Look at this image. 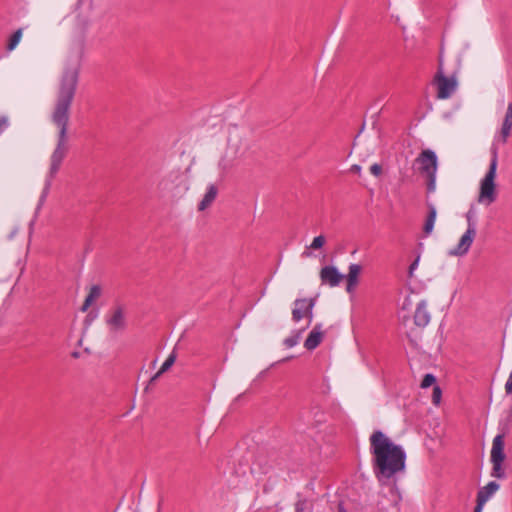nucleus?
<instances>
[{
	"label": "nucleus",
	"instance_id": "obj_1",
	"mask_svg": "<svg viewBox=\"0 0 512 512\" xmlns=\"http://www.w3.org/2000/svg\"><path fill=\"white\" fill-rule=\"evenodd\" d=\"M79 77V69L77 66L67 68L62 76L60 89L52 113V121L58 127V140L56 147L51 155L50 177L59 171L63 159L65 158L67 145V130L69 123V110L75 96Z\"/></svg>",
	"mask_w": 512,
	"mask_h": 512
},
{
	"label": "nucleus",
	"instance_id": "obj_2",
	"mask_svg": "<svg viewBox=\"0 0 512 512\" xmlns=\"http://www.w3.org/2000/svg\"><path fill=\"white\" fill-rule=\"evenodd\" d=\"M369 441L373 473L381 485H386L405 470L406 452L381 430H375Z\"/></svg>",
	"mask_w": 512,
	"mask_h": 512
},
{
	"label": "nucleus",
	"instance_id": "obj_3",
	"mask_svg": "<svg viewBox=\"0 0 512 512\" xmlns=\"http://www.w3.org/2000/svg\"><path fill=\"white\" fill-rule=\"evenodd\" d=\"M492 157L489 164V168L484 178L480 182V192L478 196V202L490 205L495 202L497 198L496 192V171L498 165V151L497 148H492Z\"/></svg>",
	"mask_w": 512,
	"mask_h": 512
},
{
	"label": "nucleus",
	"instance_id": "obj_4",
	"mask_svg": "<svg viewBox=\"0 0 512 512\" xmlns=\"http://www.w3.org/2000/svg\"><path fill=\"white\" fill-rule=\"evenodd\" d=\"M419 165V172L427 178V192L433 193L436 189V174L438 170V157L431 149H425L415 159Z\"/></svg>",
	"mask_w": 512,
	"mask_h": 512
},
{
	"label": "nucleus",
	"instance_id": "obj_5",
	"mask_svg": "<svg viewBox=\"0 0 512 512\" xmlns=\"http://www.w3.org/2000/svg\"><path fill=\"white\" fill-rule=\"evenodd\" d=\"M504 446V435H496L495 438L493 439L491 449V476L498 479H503L506 477V473L502 467V463L506 457L504 453Z\"/></svg>",
	"mask_w": 512,
	"mask_h": 512
},
{
	"label": "nucleus",
	"instance_id": "obj_6",
	"mask_svg": "<svg viewBox=\"0 0 512 512\" xmlns=\"http://www.w3.org/2000/svg\"><path fill=\"white\" fill-rule=\"evenodd\" d=\"M443 61L442 56L439 57V68L438 72L435 76V82L437 84V98L438 99H447L450 98L457 88V81L454 76L447 77L443 72Z\"/></svg>",
	"mask_w": 512,
	"mask_h": 512
},
{
	"label": "nucleus",
	"instance_id": "obj_7",
	"mask_svg": "<svg viewBox=\"0 0 512 512\" xmlns=\"http://www.w3.org/2000/svg\"><path fill=\"white\" fill-rule=\"evenodd\" d=\"M467 218V230L460 238L458 245L450 251V255L453 256H463L466 255L473 243V240L476 236V223L473 220L472 213L469 211L466 214Z\"/></svg>",
	"mask_w": 512,
	"mask_h": 512
},
{
	"label": "nucleus",
	"instance_id": "obj_8",
	"mask_svg": "<svg viewBox=\"0 0 512 512\" xmlns=\"http://www.w3.org/2000/svg\"><path fill=\"white\" fill-rule=\"evenodd\" d=\"M186 180V177L179 170H177L170 172L165 178L161 180L159 185L163 190H169L171 192H174L178 188L187 190Z\"/></svg>",
	"mask_w": 512,
	"mask_h": 512
},
{
	"label": "nucleus",
	"instance_id": "obj_9",
	"mask_svg": "<svg viewBox=\"0 0 512 512\" xmlns=\"http://www.w3.org/2000/svg\"><path fill=\"white\" fill-rule=\"evenodd\" d=\"M106 324L110 331L119 332L126 328V319L122 306H117L109 316L106 317Z\"/></svg>",
	"mask_w": 512,
	"mask_h": 512
},
{
	"label": "nucleus",
	"instance_id": "obj_10",
	"mask_svg": "<svg viewBox=\"0 0 512 512\" xmlns=\"http://www.w3.org/2000/svg\"><path fill=\"white\" fill-rule=\"evenodd\" d=\"M344 277L335 266H324L320 270L322 284H328L331 287L338 286Z\"/></svg>",
	"mask_w": 512,
	"mask_h": 512
},
{
	"label": "nucleus",
	"instance_id": "obj_11",
	"mask_svg": "<svg viewBox=\"0 0 512 512\" xmlns=\"http://www.w3.org/2000/svg\"><path fill=\"white\" fill-rule=\"evenodd\" d=\"M499 484L495 481H490L486 486L479 489L477 493V504L474 512H482L484 504L489 498L499 489Z\"/></svg>",
	"mask_w": 512,
	"mask_h": 512
},
{
	"label": "nucleus",
	"instance_id": "obj_12",
	"mask_svg": "<svg viewBox=\"0 0 512 512\" xmlns=\"http://www.w3.org/2000/svg\"><path fill=\"white\" fill-rule=\"evenodd\" d=\"M323 339L322 324H316L304 342V347L312 351L316 349Z\"/></svg>",
	"mask_w": 512,
	"mask_h": 512
},
{
	"label": "nucleus",
	"instance_id": "obj_13",
	"mask_svg": "<svg viewBox=\"0 0 512 512\" xmlns=\"http://www.w3.org/2000/svg\"><path fill=\"white\" fill-rule=\"evenodd\" d=\"M430 322V313L427 310V303L421 300L416 307L414 313V323L418 327H425Z\"/></svg>",
	"mask_w": 512,
	"mask_h": 512
},
{
	"label": "nucleus",
	"instance_id": "obj_14",
	"mask_svg": "<svg viewBox=\"0 0 512 512\" xmlns=\"http://www.w3.org/2000/svg\"><path fill=\"white\" fill-rule=\"evenodd\" d=\"M359 264H350L348 274L346 275L347 286L346 291L352 293L358 285V276L361 272Z\"/></svg>",
	"mask_w": 512,
	"mask_h": 512
},
{
	"label": "nucleus",
	"instance_id": "obj_15",
	"mask_svg": "<svg viewBox=\"0 0 512 512\" xmlns=\"http://www.w3.org/2000/svg\"><path fill=\"white\" fill-rule=\"evenodd\" d=\"M218 190L214 184L208 186L207 191L198 205V210L203 211L212 204L217 196Z\"/></svg>",
	"mask_w": 512,
	"mask_h": 512
},
{
	"label": "nucleus",
	"instance_id": "obj_16",
	"mask_svg": "<svg viewBox=\"0 0 512 512\" xmlns=\"http://www.w3.org/2000/svg\"><path fill=\"white\" fill-rule=\"evenodd\" d=\"M309 298H298L294 301V308L292 310V320L299 322L304 318V311L308 303Z\"/></svg>",
	"mask_w": 512,
	"mask_h": 512
},
{
	"label": "nucleus",
	"instance_id": "obj_17",
	"mask_svg": "<svg viewBox=\"0 0 512 512\" xmlns=\"http://www.w3.org/2000/svg\"><path fill=\"white\" fill-rule=\"evenodd\" d=\"M101 287L99 285H92L90 291L81 307V311L85 312L92 305V303L100 297L101 295Z\"/></svg>",
	"mask_w": 512,
	"mask_h": 512
},
{
	"label": "nucleus",
	"instance_id": "obj_18",
	"mask_svg": "<svg viewBox=\"0 0 512 512\" xmlns=\"http://www.w3.org/2000/svg\"><path fill=\"white\" fill-rule=\"evenodd\" d=\"M428 215L424 223L423 231L426 235H429L434 228L437 211L433 204H428Z\"/></svg>",
	"mask_w": 512,
	"mask_h": 512
},
{
	"label": "nucleus",
	"instance_id": "obj_19",
	"mask_svg": "<svg viewBox=\"0 0 512 512\" xmlns=\"http://www.w3.org/2000/svg\"><path fill=\"white\" fill-rule=\"evenodd\" d=\"M512 129V104L510 103L507 107L505 118L501 128V134L503 141L505 142L507 137L510 135Z\"/></svg>",
	"mask_w": 512,
	"mask_h": 512
},
{
	"label": "nucleus",
	"instance_id": "obj_20",
	"mask_svg": "<svg viewBox=\"0 0 512 512\" xmlns=\"http://www.w3.org/2000/svg\"><path fill=\"white\" fill-rule=\"evenodd\" d=\"M22 28L17 29L9 38L6 49L7 51H12L19 44L22 37Z\"/></svg>",
	"mask_w": 512,
	"mask_h": 512
},
{
	"label": "nucleus",
	"instance_id": "obj_21",
	"mask_svg": "<svg viewBox=\"0 0 512 512\" xmlns=\"http://www.w3.org/2000/svg\"><path fill=\"white\" fill-rule=\"evenodd\" d=\"M303 331H304V329L298 330V331H294L289 337H287L284 340V345L287 348H292V347L296 346L299 343L300 339H301Z\"/></svg>",
	"mask_w": 512,
	"mask_h": 512
},
{
	"label": "nucleus",
	"instance_id": "obj_22",
	"mask_svg": "<svg viewBox=\"0 0 512 512\" xmlns=\"http://www.w3.org/2000/svg\"><path fill=\"white\" fill-rule=\"evenodd\" d=\"M176 357V352L172 351V353L167 357V359L164 361L161 368L159 369L160 373H165L166 371H168L171 368V366L175 363Z\"/></svg>",
	"mask_w": 512,
	"mask_h": 512
},
{
	"label": "nucleus",
	"instance_id": "obj_23",
	"mask_svg": "<svg viewBox=\"0 0 512 512\" xmlns=\"http://www.w3.org/2000/svg\"><path fill=\"white\" fill-rule=\"evenodd\" d=\"M316 304V298H309L308 303L306 305V309L304 311V317L308 318L309 324L313 319V308Z\"/></svg>",
	"mask_w": 512,
	"mask_h": 512
},
{
	"label": "nucleus",
	"instance_id": "obj_24",
	"mask_svg": "<svg viewBox=\"0 0 512 512\" xmlns=\"http://www.w3.org/2000/svg\"><path fill=\"white\" fill-rule=\"evenodd\" d=\"M325 241L326 240L323 235L316 236L308 248L314 249V250L320 249L325 244Z\"/></svg>",
	"mask_w": 512,
	"mask_h": 512
},
{
	"label": "nucleus",
	"instance_id": "obj_25",
	"mask_svg": "<svg viewBox=\"0 0 512 512\" xmlns=\"http://www.w3.org/2000/svg\"><path fill=\"white\" fill-rule=\"evenodd\" d=\"M436 382V377L433 374H426L421 382L422 388H428Z\"/></svg>",
	"mask_w": 512,
	"mask_h": 512
},
{
	"label": "nucleus",
	"instance_id": "obj_26",
	"mask_svg": "<svg viewBox=\"0 0 512 512\" xmlns=\"http://www.w3.org/2000/svg\"><path fill=\"white\" fill-rule=\"evenodd\" d=\"M10 120L6 115L0 116V136L9 128Z\"/></svg>",
	"mask_w": 512,
	"mask_h": 512
},
{
	"label": "nucleus",
	"instance_id": "obj_27",
	"mask_svg": "<svg viewBox=\"0 0 512 512\" xmlns=\"http://www.w3.org/2000/svg\"><path fill=\"white\" fill-rule=\"evenodd\" d=\"M441 389L439 386H434L433 393H432V400L434 404H439L441 399Z\"/></svg>",
	"mask_w": 512,
	"mask_h": 512
},
{
	"label": "nucleus",
	"instance_id": "obj_28",
	"mask_svg": "<svg viewBox=\"0 0 512 512\" xmlns=\"http://www.w3.org/2000/svg\"><path fill=\"white\" fill-rule=\"evenodd\" d=\"M370 172L376 177H379L382 174V166L378 163H374L370 167Z\"/></svg>",
	"mask_w": 512,
	"mask_h": 512
},
{
	"label": "nucleus",
	"instance_id": "obj_29",
	"mask_svg": "<svg viewBox=\"0 0 512 512\" xmlns=\"http://www.w3.org/2000/svg\"><path fill=\"white\" fill-rule=\"evenodd\" d=\"M219 166L223 171H228L231 167H233V163L231 161H227L225 158H223L219 162Z\"/></svg>",
	"mask_w": 512,
	"mask_h": 512
},
{
	"label": "nucleus",
	"instance_id": "obj_30",
	"mask_svg": "<svg viewBox=\"0 0 512 512\" xmlns=\"http://www.w3.org/2000/svg\"><path fill=\"white\" fill-rule=\"evenodd\" d=\"M505 391L507 394H512V372L510 373V375L506 381Z\"/></svg>",
	"mask_w": 512,
	"mask_h": 512
},
{
	"label": "nucleus",
	"instance_id": "obj_31",
	"mask_svg": "<svg viewBox=\"0 0 512 512\" xmlns=\"http://www.w3.org/2000/svg\"><path fill=\"white\" fill-rule=\"evenodd\" d=\"M163 373H160V370H158L150 379L149 384L146 386L145 391H148L149 385L154 383Z\"/></svg>",
	"mask_w": 512,
	"mask_h": 512
},
{
	"label": "nucleus",
	"instance_id": "obj_32",
	"mask_svg": "<svg viewBox=\"0 0 512 512\" xmlns=\"http://www.w3.org/2000/svg\"><path fill=\"white\" fill-rule=\"evenodd\" d=\"M419 263V258L415 259L409 266V273L412 275L413 271L417 268Z\"/></svg>",
	"mask_w": 512,
	"mask_h": 512
},
{
	"label": "nucleus",
	"instance_id": "obj_33",
	"mask_svg": "<svg viewBox=\"0 0 512 512\" xmlns=\"http://www.w3.org/2000/svg\"><path fill=\"white\" fill-rule=\"evenodd\" d=\"M96 316H97V313H95V314L93 315V314H92V312H90V313L87 315V317H86V319H85V322H86L87 324H90V323L94 320V318H96Z\"/></svg>",
	"mask_w": 512,
	"mask_h": 512
},
{
	"label": "nucleus",
	"instance_id": "obj_34",
	"mask_svg": "<svg viewBox=\"0 0 512 512\" xmlns=\"http://www.w3.org/2000/svg\"><path fill=\"white\" fill-rule=\"evenodd\" d=\"M337 512H347V509L345 508L344 502L340 501L337 506Z\"/></svg>",
	"mask_w": 512,
	"mask_h": 512
},
{
	"label": "nucleus",
	"instance_id": "obj_35",
	"mask_svg": "<svg viewBox=\"0 0 512 512\" xmlns=\"http://www.w3.org/2000/svg\"><path fill=\"white\" fill-rule=\"evenodd\" d=\"M303 506H304V502H301V501L297 502V504H296V512H303V510H304Z\"/></svg>",
	"mask_w": 512,
	"mask_h": 512
},
{
	"label": "nucleus",
	"instance_id": "obj_36",
	"mask_svg": "<svg viewBox=\"0 0 512 512\" xmlns=\"http://www.w3.org/2000/svg\"><path fill=\"white\" fill-rule=\"evenodd\" d=\"M49 186H50V182H48V183H47V186H46V189H45V191H44V194L42 195V198H44V197H45L46 192H47V190H48V187H49Z\"/></svg>",
	"mask_w": 512,
	"mask_h": 512
},
{
	"label": "nucleus",
	"instance_id": "obj_37",
	"mask_svg": "<svg viewBox=\"0 0 512 512\" xmlns=\"http://www.w3.org/2000/svg\"><path fill=\"white\" fill-rule=\"evenodd\" d=\"M352 169H353V170H355V171H360V169H361V168H360V166H358V165H354V166L352 167Z\"/></svg>",
	"mask_w": 512,
	"mask_h": 512
},
{
	"label": "nucleus",
	"instance_id": "obj_38",
	"mask_svg": "<svg viewBox=\"0 0 512 512\" xmlns=\"http://www.w3.org/2000/svg\"><path fill=\"white\" fill-rule=\"evenodd\" d=\"M81 2H82V0H78L77 7H79L81 5Z\"/></svg>",
	"mask_w": 512,
	"mask_h": 512
}]
</instances>
